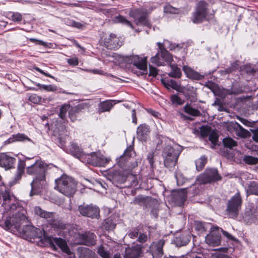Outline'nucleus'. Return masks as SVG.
Instances as JSON below:
<instances>
[{"instance_id":"nucleus-62","label":"nucleus","mask_w":258,"mask_h":258,"mask_svg":"<svg viewBox=\"0 0 258 258\" xmlns=\"http://www.w3.org/2000/svg\"><path fill=\"white\" fill-rule=\"evenodd\" d=\"M201 135L203 137H205L209 135L210 133V129L209 127L206 126H203L200 128Z\"/></svg>"},{"instance_id":"nucleus-17","label":"nucleus","mask_w":258,"mask_h":258,"mask_svg":"<svg viewBox=\"0 0 258 258\" xmlns=\"http://www.w3.org/2000/svg\"><path fill=\"white\" fill-rule=\"evenodd\" d=\"M131 63L138 69L146 72L147 70V57H141L139 55H133L130 58Z\"/></svg>"},{"instance_id":"nucleus-37","label":"nucleus","mask_w":258,"mask_h":258,"mask_svg":"<svg viewBox=\"0 0 258 258\" xmlns=\"http://www.w3.org/2000/svg\"><path fill=\"white\" fill-rule=\"evenodd\" d=\"M80 258H97V256L92 250L84 248L81 250Z\"/></svg>"},{"instance_id":"nucleus-20","label":"nucleus","mask_w":258,"mask_h":258,"mask_svg":"<svg viewBox=\"0 0 258 258\" xmlns=\"http://www.w3.org/2000/svg\"><path fill=\"white\" fill-rule=\"evenodd\" d=\"M244 214L247 220L258 218V201L255 204H250L246 208Z\"/></svg>"},{"instance_id":"nucleus-13","label":"nucleus","mask_w":258,"mask_h":258,"mask_svg":"<svg viewBox=\"0 0 258 258\" xmlns=\"http://www.w3.org/2000/svg\"><path fill=\"white\" fill-rule=\"evenodd\" d=\"M104 45L110 49H117L122 45V41L114 34H110L102 39Z\"/></svg>"},{"instance_id":"nucleus-54","label":"nucleus","mask_w":258,"mask_h":258,"mask_svg":"<svg viewBox=\"0 0 258 258\" xmlns=\"http://www.w3.org/2000/svg\"><path fill=\"white\" fill-rule=\"evenodd\" d=\"M97 252L102 258H110L109 252L105 250L104 247L102 246L98 248Z\"/></svg>"},{"instance_id":"nucleus-7","label":"nucleus","mask_w":258,"mask_h":258,"mask_svg":"<svg viewBox=\"0 0 258 258\" xmlns=\"http://www.w3.org/2000/svg\"><path fill=\"white\" fill-rule=\"evenodd\" d=\"M220 176L216 169H207L205 172L197 178V184H206L219 180Z\"/></svg>"},{"instance_id":"nucleus-1","label":"nucleus","mask_w":258,"mask_h":258,"mask_svg":"<svg viewBox=\"0 0 258 258\" xmlns=\"http://www.w3.org/2000/svg\"><path fill=\"white\" fill-rule=\"evenodd\" d=\"M5 188V192L2 194L3 200L2 206L7 212H10V214L13 213L12 216L9 219L6 220L2 224L4 228L7 230L12 229L13 227L21 230V225L25 223H27V218L25 215L26 211L21 207L19 206L17 203H15V200L13 196H11L9 192L6 190V187L1 186L0 191H3V188Z\"/></svg>"},{"instance_id":"nucleus-34","label":"nucleus","mask_w":258,"mask_h":258,"mask_svg":"<svg viewBox=\"0 0 258 258\" xmlns=\"http://www.w3.org/2000/svg\"><path fill=\"white\" fill-rule=\"evenodd\" d=\"M161 82L164 86L168 89L172 88L174 90H179L180 88L178 84L175 80L172 79L167 80H162Z\"/></svg>"},{"instance_id":"nucleus-12","label":"nucleus","mask_w":258,"mask_h":258,"mask_svg":"<svg viewBox=\"0 0 258 258\" xmlns=\"http://www.w3.org/2000/svg\"><path fill=\"white\" fill-rule=\"evenodd\" d=\"M132 175H129L125 176L123 175L120 171L117 170L110 171L107 175V179L112 181L114 184H121L126 181V180L130 178H132Z\"/></svg>"},{"instance_id":"nucleus-60","label":"nucleus","mask_w":258,"mask_h":258,"mask_svg":"<svg viewBox=\"0 0 258 258\" xmlns=\"http://www.w3.org/2000/svg\"><path fill=\"white\" fill-rule=\"evenodd\" d=\"M88 156L89 154H85L83 151H81V154L76 158H78L82 162L87 163V161L89 159Z\"/></svg>"},{"instance_id":"nucleus-29","label":"nucleus","mask_w":258,"mask_h":258,"mask_svg":"<svg viewBox=\"0 0 258 258\" xmlns=\"http://www.w3.org/2000/svg\"><path fill=\"white\" fill-rule=\"evenodd\" d=\"M158 45L160 50L161 56L167 63H170L173 61L172 55L165 49L162 43L158 42Z\"/></svg>"},{"instance_id":"nucleus-23","label":"nucleus","mask_w":258,"mask_h":258,"mask_svg":"<svg viewBox=\"0 0 258 258\" xmlns=\"http://www.w3.org/2000/svg\"><path fill=\"white\" fill-rule=\"evenodd\" d=\"M52 242L58 246L63 252L70 255V258H75V255L70 251L67 242L64 240L60 238L55 237L53 238Z\"/></svg>"},{"instance_id":"nucleus-39","label":"nucleus","mask_w":258,"mask_h":258,"mask_svg":"<svg viewBox=\"0 0 258 258\" xmlns=\"http://www.w3.org/2000/svg\"><path fill=\"white\" fill-rule=\"evenodd\" d=\"M247 193L248 195H254L258 196V184L254 182H251L247 188Z\"/></svg>"},{"instance_id":"nucleus-56","label":"nucleus","mask_w":258,"mask_h":258,"mask_svg":"<svg viewBox=\"0 0 258 258\" xmlns=\"http://www.w3.org/2000/svg\"><path fill=\"white\" fill-rule=\"evenodd\" d=\"M243 92V90L241 87H233L227 91V93L229 95H237L242 93Z\"/></svg>"},{"instance_id":"nucleus-64","label":"nucleus","mask_w":258,"mask_h":258,"mask_svg":"<svg viewBox=\"0 0 258 258\" xmlns=\"http://www.w3.org/2000/svg\"><path fill=\"white\" fill-rule=\"evenodd\" d=\"M148 238V236L146 234L140 233L139 234L137 241L140 243H144L147 241Z\"/></svg>"},{"instance_id":"nucleus-46","label":"nucleus","mask_w":258,"mask_h":258,"mask_svg":"<svg viewBox=\"0 0 258 258\" xmlns=\"http://www.w3.org/2000/svg\"><path fill=\"white\" fill-rule=\"evenodd\" d=\"M102 226L105 230H110L115 228V224L114 223L112 219L109 218L103 221Z\"/></svg>"},{"instance_id":"nucleus-5","label":"nucleus","mask_w":258,"mask_h":258,"mask_svg":"<svg viewBox=\"0 0 258 258\" xmlns=\"http://www.w3.org/2000/svg\"><path fill=\"white\" fill-rule=\"evenodd\" d=\"M208 7V5L206 2H199L195 7V11L192 14L191 21L195 24H199L211 19L213 16L209 14Z\"/></svg>"},{"instance_id":"nucleus-49","label":"nucleus","mask_w":258,"mask_h":258,"mask_svg":"<svg viewBox=\"0 0 258 258\" xmlns=\"http://www.w3.org/2000/svg\"><path fill=\"white\" fill-rule=\"evenodd\" d=\"M170 100L172 104L176 105H181L184 103V100L180 98L177 95H173L171 96Z\"/></svg>"},{"instance_id":"nucleus-61","label":"nucleus","mask_w":258,"mask_h":258,"mask_svg":"<svg viewBox=\"0 0 258 258\" xmlns=\"http://www.w3.org/2000/svg\"><path fill=\"white\" fill-rule=\"evenodd\" d=\"M11 19L14 22H19L22 21V16L20 13L13 12Z\"/></svg>"},{"instance_id":"nucleus-35","label":"nucleus","mask_w":258,"mask_h":258,"mask_svg":"<svg viewBox=\"0 0 258 258\" xmlns=\"http://www.w3.org/2000/svg\"><path fill=\"white\" fill-rule=\"evenodd\" d=\"M167 63L170 65L171 70L168 75L172 78H180L181 73L180 69L177 67V65L176 64H171V62Z\"/></svg>"},{"instance_id":"nucleus-47","label":"nucleus","mask_w":258,"mask_h":258,"mask_svg":"<svg viewBox=\"0 0 258 258\" xmlns=\"http://www.w3.org/2000/svg\"><path fill=\"white\" fill-rule=\"evenodd\" d=\"M51 224L52 228L55 230H62L66 228V224L61 221H54Z\"/></svg>"},{"instance_id":"nucleus-58","label":"nucleus","mask_w":258,"mask_h":258,"mask_svg":"<svg viewBox=\"0 0 258 258\" xmlns=\"http://www.w3.org/2000/svg\"><path fill=\"white\" fill-rule=\"evenodd\" d=\"M209 140L213 145H216L218 141V136L215 132H212L209 135Z\"/></svg>"},{"instance_id":"nucleus-4","label":"nucleus","mask_w":258,"mask_h":258,"mask_svg":"<svg viewBox=\"0 0 258 258\" xmlns=\"http://www.w3.org/2000/svg\"><path fill=\"white\" fill-rule=\"evenodd\" d=\"M181 151L182 148L178 145H175L173 146H166L164 148L162 154L164 166L169 169L174 167Z\"/></svg>"},{"instance_id":"nucleus-22","label":"nucleus","mask_w":258,"mask_h":258,"mask_svg":"<svg viewBox=\"0 0 258 258\" xmlns=\"http://www.w3.org/2000/svg\"><path fill=\"white\" fill-rule=\"evenodd\" d=\"M89 159L87 161V164H91L95 166H102L104 164L109 162V160L106 158H103L97 156L95 153L89 154Z\"/></svg>"},{"instance_id":"nucleus-3","label":"nucleus","mask_w":258,"mask_h":258,"mask_svg":"<svg viewBox=\"0 0 258 258\" xmlns=\"http://www.w3.org/2000/svg\"><path fill=\"white\" fill-rule=\"evenodd\" d=\"M54 189L67 197H71L76 190V183L66 175H62L55 180Z\"/></svg>"},{"instance_id":"nucleus-11","label":"nucleus","mask_w":258,"mask_h":258,"mask_svg":"<svg viewBox=\"0 0 258 258\" xmlns=\"http://www.w3.org/2000/svg\"><path fill=\"white\" fill-rule=\"evenodd\" d=\"M42 235L41 229L31 225H25L22 230V236L27 240L40 238Z\"/></svg>"},{"instance_id":"nucleus-30","label":"nucleus","mask_w":258,"mask_h":258,"mask_svg":"<svg viewBox=\"0 0 258 258\" xmlns=\"http://www.w3.org/2000/svg\"><path fill=\"white\" fill-rule=\"evenodd\" d=\"M183 70L189 78L198 80H201L203 78V76L187 67L184 66Z\"/></svg>"},{"instance_id":"nucleus-9","label":"nucleus","mask_w":258,"mask_h":258,"mask_svg":"<svg viewBox=\"0 0 258 258\" xmlns=\"http://www.w3.org/2000/svg\"><path fill=\"white\" fill-rule=\"evenodd\" d=\"M221 236L220 228L213 226L211 228L210 233L205 237V241L209 245L212 246H218L221 243Z\"/></svg>"},{"instance_id":"nucleus-16","label":"nucleus","mask_w":258,"mask_h":258,"mask_svg":"<svg viewBox=\"0 0 258 258\" xmlns=\"http://www.w3.org/2000/svg\"><path fill=\"white\" fill-rule=\"evenodd\" d=\"M165 241L161 239L157 242H154L150 245V251L154 257H160L163 254V246Z\"/></svg>"},{"instance_id":"nucleus-57","label":"nucleus","mask_w":258,"mask_h":258,"mask_svg":"<svg viewBox=\"0 0 258 258\" xmlns=\"http://www.w3.org/2000/svg\"><path fill=\"white\" fill-rule=\"evenodd\" d=\"M175 177L176 179L177 183L178 185H182L186 181L185 178L183 176L182 174L180 172L176 173Z\"/></svg>"},{"instance_id":"nucleus-53","label":"nucleus","mask_w":258,"mask_h":258,"mask_svg":"<svg viewBox=\"0 0 258 258\" xmlns=\"http://www.w3.org/2000/svg\"><path fill=\"white\" fill-rule=\"evenodd\" d=\"M37 86L39 87L40 89H43L47 91L54 92L57 90V87L53 85H42L38 83Z\"/></svg>"},{"instance_id":"nucleus-21","label":"nucleus","mask_w":258,"mask_h":258,"mask_svg":"<svg viewBox=\"0 0 258 258\" xmlns=\"http://www.w3.org/2000/svg\"><path fill=\"white\" fill-rule=\"evenodd\" d=\"M88 107L89 105L87 103H82L70 108L69 111V115L71 121L74 122L76 120L77 114L82 110L88 108Z\"/></svg>"},{"instance_id":"nucleus-41","label":"nucleus","mask_w":258,"mask_h":258,"mask_svg":"<svg viewBox=\"0 0 258 258\" xmlns=\"http://www.w3.org/2000/svg\"><path fill=\"white\" fill-rule=\"evenodd\" d=\"M152 63L158 66H164V62H166L161 56V52H158L156 55L151 58Z\"/></svg>"},{"instance_id":"nucleus-42","label":"nucleus","mask_w":258,"mask_h":258,"mask_svg":"<svg viewBox=\"0 0 258 258\" xmlns=\"http://www.w3.org/2000/svg\"><path fill=\"white\" fill-rule=\"evenodd\" d=\"M30 141V139L25 135L23 134H18L13 136V139H9L8 140L7 142L9 143H11L13 142L14 141Z\"/></svg>"},{"instance_id":"nucleus-10","label":"nucleus","mask_w":258,"mask_h":258,"mask_svg":"<svg viewBox=\"0 0 258 258\" xmlns=\"http://www.w3.org/2000/svg\"><path fill=\"white\" fill-rule=\"evenodd\" d=\"M129 15L135 19L137 25H144L151 27V24L147 19L146 13L143 10H131Z\"/></svg>"},{"instance_id":"nucleus-36","label":"nucleus","mask_w":258,"mask_h":258,"mask_svg":"<svg viewBox=\"0 0 258 258\" xmlns=\"http://www.w3.org/2000/svg\"><path fill=\"white\" fill-rule=\"evenodd\" d=\"M223 143L225 148L233 150L234 148L237 146V143L236 141L230 137H226L223 139Z\"/></svg>"},{"instance_id":"nucleus-19","label":"nucleus","mask_w":258,"mask_h":258,"mask_svg":"<svg viewBox=\"0 0 258 258\" xmlns=\"http://www.w3.org/2000/svg\"><path fill=\"white\" fill-rule=\"evenodd\" d=\"M186 190L185 189H182L174 193L172 195V201L175 205L178 206H182L187 198Z\"/></svg>"},{"instance_id":"nucleus-33","label":"nucleus","mask_w":258,"mask_h":258,"mask_svg":"<svg viewBox=\"0 0 258 258\" xmlns=\"http://www.w3.org/2000/svg\"><path fill=\"white\" fill-rule=\"evenodd\" d=\"M184 111L192 116H200L202 115L201 112L197 109L194 108L189 104H186L183 107Z\"/></svg>"},{"instance_id":"nucleus-32","label":"nucleus","mask_w":258,"mask_h":258,"mask_svg":"<svg viewBox=\"0 0 258 258\" xmlns=\"http://www.w3.org/2000/svg\"><path fill=\"white\" fill-rule=\"evenodd\" d=\"M34 212L36 215L46 219L52 218L53 217V213L46 212L42 210L40 207H36L34 209Z\"/></svg>"},{"instance_id":"nucleus-38","label":"nucleus","mask_w":258,"mask_h":258,"mask_svg":"<svg viewBox=\"0 0 258 258\" xmlns=\"http://www.w3.org/2000/svg\"><path fill=\"white\" fill-rule=\"evenodd\" d=\"M135 154L133 147L131 146L128 147L124 151L123 155L120 156L119 162H125L127 159Z\"/></svg>"},{"instance_id":"nucleus-48","label":"nucleus","mask_w":258,"mask_h":258,"mask_svg":"<svg viewBox=\"0 0 258 258\" xmlns=\"http://www.w3.org/2000/svg\"><path fill=\"white\" fill-rule=\"evenodd\" d=\"M237 130H236L235 133L237 136L241 138H246L248 134L247 130L244 129L242 126L238 124Z\"/></svg>"},{"instance_id":"nucleus-15","label":"nucleus","mask_w":258,"mask_h":258,"mask_svg":"<svg viewBox=\"0 0 258 258\" xmlns=\"http://www.w3.org/2000/svg\"><path fill=\"white\" fill-rule=\"evenodd\" d=\"M95 235L90 232H86L84 233L79 234L77 238L80 240L79 243L86 245H93L95 244Z\"/></svg>"},{"instance_id":"nucleus-43","label":"nucleus","mask_w":258,"mask_h":258,"mask_svg":"<svg viewBox=\"0 0 258 258\" xmlns=\"http://www.w3.org/2000/svg\"><path fill=\"white\" fill-rule=\"evenodd\" d=\"M113 21L116 23H121L123 25L131 27L132 29H134V27L131 23L122 16L119 15L118 16L115 17L113 19Z\"/></svg>"},{"instance_id":"nucleus-45","label":"nucleus","mask_w":258,"mask_h":258,"mask_svg":"<svg viewBox=\"0 0 258 258\" xmlns=\"http://www.w3.org/2000/svg\"><path fill=\"white\" fill-rule=\"evenodd\" d=\"M239 67L238 61H236L231 64V66L227 69L221 71L222 75H226L233 72L238 69Z\"/></svg>"},{"instance_id":"nucleus-28","label":"nucleus","mask_w":258,"mask_h":258,"mask_svg":"<svg viewBox=\"0 0 258 258\" xmlns=\"http://www.w3.org/2000/svg\"><path fill=\"white\" fill-rule=\"evenodd\" d=\"M158 45L160 50L161 56L167 63H170L173 61L172 55L165 49L162 43L158 42Z\"/></svg>"},{"instance_id":"nucleus-50","label":"nucleus","mask_w":258,"mask_h":258,"mask_svg":"<svg viewBox=\"0 0 258 258\" xmlns=\"http://www.w3.org/2000/svg\"><path fill=\"white\" fill-rule=\"evenodd\" d=\"M70 106L69 104H64L60 108V111L59 113V116L61 119H64L67 112L69 111Z\"/></svg>"},{"instance_id":"nucleus-18","label":"nucleus","mask_w":258,"mask_h":258,"mask_svg":"<svg viewBox=\"0 0 258 258\" xmlns=\"http://www.w3.org/2000/svg\"><path fill=\"white\" fill-rule=\"evenodd\" d=\"M142 246L136 244L132 247L126 248L124 258H139L142 252Z\"/></svg>"},{"instance_id":"nucleus-6","label":"nucleus","mask_w":258,"mask_h":258,"mask_svg":"<svg viewBox=\"0 0 258 258\" xmlns=\"http://www.w3.org/2000/svg\"><path fill=\"white\" fill-rule=\"evenodd\" d=\"M242 199L239 192L235 194L228 201L226 211L231 218L236 217L241 208Z\"/></svg>"},{"instance_id":"nucleus-25","label":"nucleus","mask_w":258,"mask_h":258,"mask_svg":"<svg viewBox=\"0 0 258 258\" xmlns=\"http://www.w3.org/2000/svg\"><path fill=\"white\" fill-rule=\"evenodd\" d=\"M190 236L186 233H181L175 237L174 241L177 246H181L187 244L190 240Z\"/></svg>"},{"instance_id":"nucleus-24","label":"nucleus","mask_w":258,"mask_h":258,"mask_svg":"<svg viewBox=\"0 0 258 258\" xmlns=\"http://www.w3.org/2000/svg\"><path fill=\"white\" fill-rule=\"evenodd\" d=\"M180 92L191 102H195L197 99L196 89L193 87L183 88Z\"/></svg>"},{"instance_id":"nucleus-63","label":"nucleus","mask_w":258,"mask_h":258,"mask_svg":"<svg viewBox=\"0 0 258 258\" xmlns=\"http://www.w3.org/2000/svg\"><path fill=\"white\" fill-rule=\"evenodd\" d=\"M220 233L222 232L223 233V235L225 237H226L227 238V239H228L229 240L233 241H235L237 240L236 239L234 236H233L231 234L229 233L228 232L224 231L222 228H220Z\"/></svg>"},{"instance_id":"nucleus-44","label":"nucleus","mask_w":258,"mask_h":258,"mask_svg":"<svg viewBox=\"0 0 258 258\" xmlns=\"http://www.w3.org/2000/svg\"><path fill=\"white\" fill-rule=\"evenodd\" d=\"M207 158L205 156H203L195 161L197 170L200 171L203 169L207 163Z\"/></svg>"},{"instance_id":"nucleus-26","label":"nucleus","mask_w":258,"mask_h":258,"mask_svg":"<svg viewBox=\"0 0 258 258\" xmlns=\"http://www.w3.org/2000/svg\"><path fill=\"white\" fill-rule=\"evenodd\" d=\"M149 130L147 125L145 124L140 125L137 131V137L141 141H146Z\"/></svg>"},{"instance_id":"nucleus-51","label":"nucleus","mask_w":258,"mask_h":258,"mask_svg":"<svg viewBox=\"0 0 258 258\" xmlns=\"http://www.w3.org/2000/svg\"><path fill=\"white\" fill-rule=\"evenodd\" d=\"M180 11L179 9L173 7L170 5H167L164 8V12L166 13L179 14Z\"/></svg>"},{"instance_id":"nucleus-40","label":"nucleus","mask_w":258,"mask_h":258,"mask_svg":"<svg viewBox=\"0 0 258 258\" xmlns=\"http://www.w3.org/2000/svg\"><path fill=\"white\" fill-rule=\"evenodd\" d=\"M81 151H82V150L75 143H72L68 149V152L75 157L79 156Z\"/></svg>"},{"instance_id":"nucleus-31","label":"nucleus","mask_w":258,"mask_h":258,"mask_svg":"<svg viewBox=\"0 0 258 258\" xmlns=\"http://www.w3.org/2000/svg\"><path fill=\"white\" fill-rule=\"evenodd\" d=\"M112 100H106L100 103L98 106L99 113L109 111L113 107Z\"/></svg>"},{"instance_id":"nucleus-52","label":"nucleus","mask_w":258,"mask_h":258,"mask_svg":"<svg viewBox=\"0 0 258 258\" xmlns=\"http://www.w3.org/2000/svg\"><path fill=\"white\" fill-rule=\"evenodd\" d=\"M244 161L247 164L254 165L258 163V158L251 156H245Z\"/></svg>"},{"instance_id":"nucleus-2","label":"nucleus","mask_w":258,"mask_h":258,"mask_svg":"<svg viewBox=\"0 0 258 258\" xmlns=\"http://www.w3.org/2000/svg\"><path fill=\"white\" fill-rule=\"evenodd\" d=\"M26 172L29 175L35 176V178L31 183L32 189L30 196L38 194L40 191V189L46 183L45 166L41 161H37L32 165L27 167Z\"/></svg>"},{"instance_id":"nucleus-14","label":"nucleus","mask_w":258,"mask_h":258,"mask_svg":"<svg viewBox=\"0 0 258 258\" xmlns=\"http://www.w3.org/2000/svg\"><path fill=\"white\" fill-rule=\"evenodd\" d=\"M16 158L10 156L7 153L0 154V166L6 169H9L14 167L16 163Z\"/></svg>"},{"instance_id":"nucleus-59","label":"nucleus","mask_w":258,"mask_h":258,"mask_svg":"<svg viewBox=\"0 0 258 258\" xmlns=\"http://www.w3.org/2000/svg\"><path fill=\"white\" fill-rule=\"evenodd\" d=\"M29 100L33 103L37 104L41 101V98L39 96L33 94L30 96Z\"/></svg>"},{"instance_id":"nucleus-55","label":"nucleus","mask_w":258,"mask_h":258,"mask_svg":"<svg viewBox=\"0 0 258 258\" xmlns=\"http://www.w3.org/2000/svg\"><path fill=\"white\" fill-rule=\"evenodd\" d=\"M238 123L236 121H231L228 123L227 125V130L230 133L235 132L236 130H237V126H238Z\"/></svg>"},{"instance_id":"nucleus-27","label":"nucleus","mask_w":258,"mask_h":258,"mask_svg":"<svg viewBox=\"0 0 258 258\" xmlns=\"http://www.w3.org/2000/svg\"><path fill=\"white\" fill-rule=\"evenodd\" d=\"M25 166L26 164L25 162L23 161H20L19 162L17 166V172L14 178L13 182L14 183H17L21 179L22 176L24 173Z\"/></svg>"},{"instance_id":"nucleus-8","label":"nucleus","mask_w":258,"mask_h":258,"mask_svg":"<svg viewBox=\"0 0 258 258\" xmlns=\"http://www.w3.org/2000/svg\"><path fill=\"white\" fill-rule=\"evenodd\" d=\"M78 210L80 214L83 216L92 219H98L100 217L99 208L92 204L80 205L78 207Z\"/></svg>"}]
</instances>
